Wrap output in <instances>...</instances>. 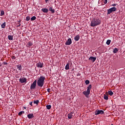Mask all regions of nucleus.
Returning <instances> with one entry per match:
<instances>
[{
	"label": "nucleus",
	"mask_w": 125,
	"mask_h": 125,
	"mask_svg": "<svg viewBox=\"0 0 125 125\" xmlns=\"http://www.w3.org/2000/svg\"><path fill=\"white\" fill-rule=\"evenodd\" d=\"M3 15H4V11H1L0 16H3Z\"/></svg>",
	"instance_id": "obj_30"
},
{
	"label": "nucleus",
	"mask_w": 125,
	"mask_h": 125,
	"mask_svg": "<svg viewBox=\"0 0 125 125\" xmlns=\"http://www.w3.org/2000/svg\"><path fill=\"white\" fill-rule=\"evenodd\" d=\"M69 66H70V63H67L65 65V70H69V69H70Z\"/></svg>",
	"instance_id": "obj_16"
},
{
	"label": "nucleus",
	"mask_w": 125,
	"mask_h": 125,
	"mask_svg": "<svg viewBox=\"0 0 125 125\" xmlns=\"http://www.w3.org/2000/svg\"><path fill=\"white\" fill-rule=\"evenodd\" d=\"M116 5H117V4H112V6H116Z\"/></svg>",
	"instance_id": "obj_36"
},
{
	"label": "nucleus",
	"mask_w": 125,
	"mask_h": 125,
	"mask_svg": "<svg viewBox=\"0 0 125 125\" xmlns=\"http://www.w3.org/2000/svg\"><path fill=\"white\" fill-rule=\"evenodd\" d=\"M22 114H25V111H20L19 113V116L22 115Z\"/></svg>",
	"instance_id": "obj_28"
},
{
	"label": "nucleus",
	"mask_w": 125,
	"mask_h": 125,
	"mask_svg": "<svg viewBox=\"0 0 125 125\" xmlns=\"http://www.w3.org/2000/svg\"><path fill=\"white\" fill-rule=\"evenodd\" d=\"M36 16H33V17H32L31 18V21H35V20H36Z\"/></svg>",
	"instance_id": "obj_25"
},
{
	"label": "nucleus",
	"mask_w": 125,
	"mask_h": 125,
	"mask_svg": "<svg viewBox=\"0 0 125 125\" xmlns=\"http://www.w3.org/2000/svg\"><path fill=\"white\" fill-rule=\"evenodd\" d=\"M46 107V109H47L48 110H50V109H51V105H47Z\"/></svg>",
	"instance_id": "obj_23"
},
{
	"label": "nucleus",
	"mask_w": 125,
	"mask_h": 125,
	"mask_svg": "<svg viewBox=\"0 0 125 125\" xmlns=\"http://www.w3.org/2000/svg\"><path fill=\"white\" fill-rule=\"evenodd\" d=\"M27 118H28V119H32V118H34V114L33 113L28 114Z\"/></svg>",
	"instance_id": "obj_13"
},
{
	"label": "nucleus",
	"mask_w": 125,
	"mask_h": 125,
	"mask_svg": "<svg viewBox=\"0 0 125 125\" xmlns=\"http://www.w3.org/2000/svg\"><path fill=\"white\" fill-rule=\"evenodd\" d=\"M65 45H70L72 44V39L69 38L65 43Z\"/></svg>",
	"instance_id": "obj_8"
},
{
	"label": "nucleus",
	"mask_w": 125,
	"mask_h": 125,
	"mask_svg": "<svg viewBox=\"0 0 125 125\" xmlns=\"http://www.w3.org/2000/svg\"><path fill=\"white\" fill-rule=\"evenodd\" d=\"M111 125H113V124H111Z\"/></svg>",
	"instance_id": "obj_41"
},
{
	"label": "nucleus",
	"mask_w": 125,
	"mask_h": 125,
	"mask_svg": "<svg viewBox=\"0 0 125 125\" xmlns=\"http://www.w3.org/2000/svg\"><path fill=\"white\" fill-rule=\"evenodd\" d=\"M27 45L28 46H32V45H33V43L30 41L28 42Z\"/></svg>",
	"instance_id": "obj_27"
},
{
	"label": "nucleus",
	"mask_w": 125,
	"mask_h": 125,
	"mask_svg": "<svg viewBox=\"0 0 125 125\" xmlns=\"http://www.w3.org/2000/svg\"><path fill=\"white\" fill-rule=\"evenodd\" d=\"M24 109H26V107H24Z\"/></svg>",
	"instance_id": "obj_40"
},
{
	"label": "nucleus",
	"mask_w": 125,
	"mask_h": 125,
	"mask_svg": "<svg viewBox=\"0 0 125 125\" xmlns=\"http://www.w3.org/2000/svg\"><path fill=\"white\" fill-rule=\"evenodd\" d=\"M49 11H51V13H54L55 12V10L52 8V7H50L49 8Z\"/></svg>",
	"instance_id": "obj_11"
},
{
	"label": "nucleus",
	"mask_w": 125,
	"mask_h": 125,
	"mask_svg": "<svg viewBox=\"0 0 125 125\" xmlns=\"http://www.w3.org/2000/svg\"><path fill=\"white\" fill-rule=\"evenodd\" d=\"M91 90V84L89 85L87 88L86 91H84L83 92V94L87 97L89 94H90V90Z\"/></svg>",
	"instance_id": "obj_3"
},
{
	"label": "nucleus",
	"mask_w": 125,
	"mask_h": 125,
	"mask_svg": "<svg viewBox=\"0 0 125 125\" xmlns=\"http://www.w3.org/2000/svg\"><path fill=\"white\" fill-rule=\"evenodd\" d=\"M119 51V49L117 48H114V49L113 50V53H117V52H118Z\"/></svg>",
	"instance_id": "obj_21"
},
{
	"label": "nucleus",
	"mask_w": 125,
	"mask_h": 125,
	"mask_svg": "<svg viewBox=\"0 0 125 125\" xmlns=\"http://www.w3.org/2000/svg\"><path fill=\"white\" fill-rule=\"evenodd\" d=\"M45 77L43 76H40L37 81V84L40 87H42L44 84Z\"/></svg>",
	"instance_id": "obj_2"
},
{
	"label": "nucleus",
	"mask_w": 125,
	"mask_h": 125,
	"mask_svg": "<svg viewBox=\"0 0 125 125\" xmlns=\"http://www.w3.org/2000/svg\"><path fill=\"white\" fill-rule=\"evenodd\" d=\"M101 24V21L99 18H93L91 21V27H96Z\"/></svg>",
	"instance_id": "obj_1"
},
{
	"label": "nucleus",
	"mask_w": 125,
	"mask_h": 125,
	"mask_svg": "<svg viewBox=\"0 0 125 125\" xmlns=\"http://www.w3.org/2000/svg\"><path fill=\"white\" fill-rule=\"evenodd\" d=\"M103 2H104V4H106L107 2H108V0H102Z\"/></svg>",
	"instance_id": "obj_31"
},
{
	"label": "nucleus",
	"mask_w": 125,
	"mask_h": 125,
	"mask_svg": "<svg viewBox=\"0 0 125 125\" xmlns=\"http://www.w3.org/2000/svg\"><path fill=\"white\" fill-rule=\"evenodd\" d=\"M33 102H31L29 103V105H30V106H33Z\"/></svg>",
	"instance_id": "obj_34"
},
{
	"label": "nucleus",
	"mask_w": 125,
	"mask_h": 125,
	"mask_svg": "<svg viewBox=\"0 0 125 125\" xmlns=\"http://www.w3.org/2000/svg\"><path fill=\"white\" fill-rule=\"evenodd\" d=\"M108 94H104V99H105V100H108Z\"/></svg>",
	"instance_id": "obj_18"
},
{
	"label": "nucleus",
	"mask_w": 125,
	"mask_h": 125,
	"mask_svg": "<svg viewBox=\"0 0 125 125\" xmlns=\"http://www.w3.org/2000/svg\"><path fill=\"white\" fill-rule=\"evenodd\" d=\"M6 22H4L2 24H1V28H2L3 29H4L5 28V26H6Z\"/></svg>",
	"instance_id": "obj_20"
},
{
	"label": "nucleus",
	"mask_w": 125,
	"mask_h": 125,
	"mask_svg": "<svg viewBox=\"0 0 125 125\" xmlns=\"http://www.w3.org/2000/svg\"><path fill=\"white\" fill-rule=\"evenodd\" d=\"M20 82L21 83H27V79L26 78H22L20 79Z\"/></svg>",
	"instance_id": "obj_7"
},
{
	"label": "nucleus",
	"mask_w": 125,
	"mask_h": 125,
	"mask_svg": "<svg viewBox=\"0 0 125 125\" xmlns=\"http://www.w3.org/2000/svg\"><path fill=\"white\" fill-rule=\"evenodd\" d=\"M31 18L29 16H27L26 18V21H29Z\"/></svg>",
	"instance_id": "obj_29"
},
{
	"label": "nucleus",
	"mask_w": 125,
	"mask_h": 125,
	"mask_svg": "<svg viewBox=\"0 0 125 125\" xmlns=\"http://www.w3.org/2000/svg\"><path fill=\"white\" fill-rule=\"evenodd\" d=\"M39 102H40V101H39L38 100L33 101L34 104H36V105H38Z\"/></svg>",
	"instance_id": "obj_22"
},
{
	"label": "nucleus",
	"mask_w": 125,
	"mask_h": 125,
	"mask_svg": "<svg viewBox=\"0 0 125 125\" xmlns=\"http://www.w3.org/2000/svg\"><path fill=\"white\" fill-rule=\"evenodd\" d=\"M17 67V69H18L19 71H21V70H22V65L19 64V65H18Z\"/></svg>",
	"instance_id": "obj_17"
},
{
	"label": "nucleus",
	"mask_w": 125,
	"mask_h": 125,
	"mask_svg": "<svg viewBox=\"0 0 125 125\" xmlns=\"http://www.w3.org/2000/svg\"><path fill=\"white\" fill-rule=\"evenodd\" d=\"M3 63L4 65H7V63L6 62H4Z\"/></svg>",
	"instance_id": "obj_37"
},
{
	"label": "nucleus",
	"mask_w": 125,
	"mask_h": 125,
	"mask_svg": "<svg viewBox=\"0 0 125 125\" xmlns=\"http://www.w3.org/2000/svg\"><path fill=\"white\" fill-rule=\"evenodd\" d=\"M21 26V24H20L19 25H17V27H20Z\"/></svg>",
	"instance_id": "obj_39"
},
{
	"label": "nucleus",
	"mask_w": 125,
	"mask_h": 125,
	"mask_svg": "<svg viewBox=\"0 0 125 125\" xmlns=\"http://www.w3.org/2000/svg\"><path fill=\"white\" fill-rule=\"evenodd\" d=\"M43 65V63L39 62L37 64V67H39V68H42V66Z\"/></svg>",
	"instance_id": "obj_10"
},
{
	"label": "nucleus",
	"mask_w": 125,
	"mask_h": 125,
	"mask_svg": "<svg viewBox=\"0 0 125 125\" xmlns=\"http://www.w3.org/2000/svg\"><path fill=\"white\" fill-rule=\"evenodd\" d=\"M101 114V115H103V114H104V111L102 110H96L95 112V115H97Z\"/></svg>",
	"instance_id": "obj_6"
},
{
	"label": "nucleus",
	"mask_w": 125,
	"mask_h": 125,
	"mask_svg": "<svg viewBox=\"0 0 125 125\" xmlns=\"http://www.w3.org/2000/svg\"><path fill=\"white\" fill-rule=\"evenodd\" d=\"M50 90H51V89H50V88H48L47 89V91L48 92H50Z\"/></svg>",
	"instance_id": "obj_35"
},
{
	"label": "nucleus",
	"mask_w": 125,
	"mask_h": 125,
	"mask_svg": "<svg viewBox=\"0 0 125 125\" xmlns=\"http://www.w3.org/2000/svg\"><path fill=\"white\" fill-rule=\"evenodd\" d=\"M106 44H107V45H109V44H110V43H111V40H108L106 41Z\"/></svg>",
	"instance_id": "obj_26"
},
{
	"label": "nucleus",
	"mask_w": 125,
	"mask_h": 125,
	"mask_svg": "<svg viewBox=\"0 0 125 125\" xmlns=\"http://www.w3.org/2000/svg\"><path fill=\"white\" fill-rule=\"evenodd\" d=\"M41 10L44 13H47L48 12V10L47 9V8H42Z\"/></svg>",
	"instance_id": "obj_12"
},
{
	"label": "nucleus",
	"mask_w": 125,
	"mask_h": 125,
	"mask_svg": "<svg viewBox=\"0 0 125 125\" xmlns=\"http://www.w3.org/2000/svg\"><path fill=\"white\" fill-rule=\"evenodd\" d=\"M46 3L48 1V0H45Z\"/></svg>",
	"instance_id": "obj_38"
},
{
	"label": "nucleus",
	"mask_w": 125,
	"mask_h": 125,
	"mask_svg": "<svg viewBox=\"0 0 125 125\" xmlns=\"http://www.w3.org/2000/svg\"><path fill=\"white\" fill-rule=\"evenodd\" d=\"M117 8L115 7H113L112 8H110L108 10H107V15H109L110 13H112V12H115V11H116Z\"/></svg>",
	"instance_id": "obj_4"
},
{
	"label": "nucleus",
	"mask_w": 125,
	"mask_h": 125,
	"mask_svg": "<svg viewBox=\"0 0 125 125\" xmlns=\"http://www.w3.org/2000/svg\"><path fill=\"white\" fill-rule=\"evenodd\" d=\"M73 114H74V113L71 112L68 114V119H72V118H73Z\"/></svg>",
	"instance_id": "obj_15"
},
{
	"label": "nucleus",
	"mask_w": 125,
	"mask_h": 125,
	"mask_svg": "<svg viewBox=\"0 0 125 125\" xmlns=\"http://www.w3.org/2000/svg\"><path fill=\"white\" fill-rule=\"evenodd\" d=\"M12 59L15 60L16 59V57H15V56H13L11 57Z\"/></svg>",
	"instance_id": "obj_32"
},
{
	"label": "nucleus",
	"mask_w": 125,
	"mask_h": 125,
	"mask_svg": "<svg viewBox=\"0 0 125 125\" xmlns=\"http://www.w3.org/2000/svg\"><path fill=\"white\" fill-rule=\"evenodd\" d=\"M108 94H109L110 96H112V95L114 94V93H113V92L111 90L108 91Z\"/></svg>",
	"instance_id": "obj_24"
},
{
	"label": "nucleus",
	"mask_w": 125,
	"mask_h": 125,
	"mask_svg": "<svg viewBox=\"0 0 125 125\" xmlns=\"http://www.w3.org/2000/svg\"><path fill=\"white\" fill-rule=\"evenodd\" d=\"M8 38L9 41H12L13 40V36L8 35Z\"/></svg>",
	"instance_id": "obj_19"
},
{
	"label": "nucleus",
	"mask_w": 125,
	"mask_h": 125,
	"mask_svg": "<svg viewBox=\"0 0 125 125\" xmlns=\"http://www.w3.org/2000/svg\"><path fill=\"white\" fill-rule=\"evenodd\" d=\"M88 60H90V61H92V62H93H93H94L95 60H96V57H90Z\"/></svg>",
	"instance_id": "obj_9"
},
{
	"label": "nucleus",
	"mask_w": 125,
	"mask_h": 125,
	"mask_svg": "<svg viewBox=\"0 0 125 125\" xmlns=\"http://www.w3.org/2000/svg\"><path fill=\"white\" fill-rule=\"evenodd\" d=\"M74 40H75V41H76V42H78V41H79V40H80V35H78L76 36L74 38Z\"/></svg>",
	"instance_id": "obj_14"
},
{
	"label": "nucleus",
	"mask_w": 125,
	"mask_h": 125,
	"mask_svg": "<svg viewBox=\"0 0 125 125\" xmlns=\"http://www.w3.org/2000/svg\"><path fill=\"white\" fill-rule=\"evenodd\" d=\"M85 83H86V84H88L89 83V81L88 80H86L85 81Z\"/></svg>",
	"instance_id": "obj_33"
},
{
	"label": "nucleus",
	"mask_w": 125,
	"mask_h": 125,
	"mask_svg": "<svg viewBox=\"0 0 125 125\" xmlns=\"http://www.w3.org/2000/svg\"><path fill=\"white\" fill-rule=\"evenodd\" d=\"M36 85H37V80H35L31 85L30 89H35L36 88Z\"/></svg>",
	"instance_id": "obj_5"
}]
</instances>
